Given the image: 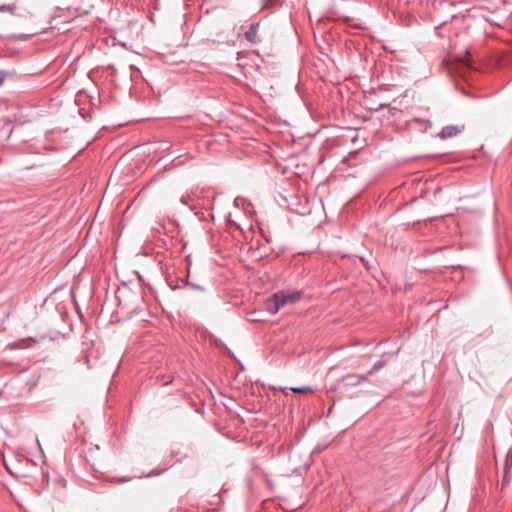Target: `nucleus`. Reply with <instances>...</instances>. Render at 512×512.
<instances>
[{
	"label": "nucleus",
	"instance_id": "obj_13",
	"mask_svg": "<svg viewBox=\"0 0 512 512\" xmlns=\"http://www.w3.org/2000/svg\"><path fill=\"white\" fill-rule=\"evenodd\" d=\"M125 481H127V479H125V478H119L118 479V482H125Z\"/></svg>",
	"mask_w": 512,
	"mask_h": 512
},
{
	"label": "nucleus",
	"instance_id": "obj_8",
	"mask_svg": "<svg viewBox=\"0 0 512 512\" xmlns=\"http://www.w3.org/2000/svg\"><path fill=\"white\" fill-rule=\"evenodd\" d=\"M16 4H2L0 5V12H9L10 14H14L16 11Z\"/></svg>",
	"mask_w": 512,
	"mask_h": 512
},
{
	"label": "nucleus",
	"instance_id": "obj_12",
	"mask_svg": "<svg viewBox=\"0 0 512 512\" xmlns=\"http://www.w3.org/2000/svg\"><path fill=\"white\" fill-rule=\"evenodd\" d=\"M170 383H172V380L165 381V382L163 383V385H168V384H170Z\"/></svg>",
	"mask_w": 512,
	"mask_h": 512
},
{
	"label": "nucleus",
	"instance_id": "obj_5",
	"mask_svg": "<svg viewBox=\"0 0 512 512\" xmlns=\"http://www.w3.org/2000/svg\"><path fill=\"white\" fill-rule=\"evenodd\" d=\"M512 468V447H510L506 453L503 467V478L504 480H509L511 475L510 471Z\"/></svg>",
	"mask_w": 512,
	"mask_h": 512
},
{
	"label": "nucleus",
	"instance_id": "obj_11",
	"mask_svg": "<svg viewBox=\"0 0 512 512\" xmlns=\"http://www.w3.org/2000/svg\"><path fill=\"white\" fill-rule=\"evenodd\" d=\"M188 285L191 286L193 289H196V290H200V291L204 290L203 287H201L200 285H197V284L188 283Z\"/></svg>",
	"mask_w": 512,
	"mask_h": 512
},
{
	"label": "nucleus",
	"instance_id": "obj_9",
	"mask_svg": "<svg viewBox=\"0 0 512 512\" xmlns=\"http://www.w3.org/2000/svg\"><path fill=\"white\" fill-rule=\"evenodd\" d=\"M384 365H385V362H384V361H382V360L377 361V362L373 365L372 369H371V370H369V371L366 373L367 377H368V376H370V375H372L374 372H376V371L380 370L382 367H384Z\"/></svg>",
	"mask_w": 512,
	"mask_h": 512
},
{
	"label": "nucleus",
	"instance_id": "obj_6",
	"mask_svg": "<svg viewBox=\"0 0 512 512\" xmlns=\"http://www.w3.org/2000/svg\"><path fill=\"white\" fill-rule=\"evenodd\" d=\"M281 391L285 395H288V391H292L293 393H308V392H312L313 388L311 386L290 387V388L283 387V388H281Z\"/></svg>",
	"mask_w": 512,
	"mask_h": 512
},
{
	"label": "nucleus",
	"instance_id": "obj_14",
	"mask_svg": "<svg viewBox=\"0 0 512 512\" xmlns=\"http://www.w3.org/2000/svg\"><path fill=\"white\" fill-rule=\"evenodd\" d=\"M4 78L0 75V85L3 83Z\"/></svg>",
	"mask_w": 512,
	"mask_h": 512
},
{
	"label": "nucleus",
	"instance_id": "obj_7",
	"mask_svg": "<svg viewBox=\"0 0 512 512\" xmlns=\"http://www.w3.org/2000/svg\"><path fill=\"white\" fill-rule=\"evenodd\" d=\"M281 6V0H264L263 2V8L266 9H275L277 7Z\"/></svg>",
	"mask_w": 512,
	"mask_h": 512
},
{
	"label": "nucleus",
	"instance_id": "obj_10",
	"mask_svg": "<svg viewBox=\"0 0 512 512\" xmlns=\"http://www.w3.org/2000/svg\"><path fill=\"white\" fill-rule=\"evenodd\" d=\"M244 204V199L240 198V197H237L235 198L234 200V205L236 207H239L240 205H243Z\"/></svg>",
	"mask_w": 512,
	"mask_h": 512
},
{
	"label": "nucleus",
	"instance_id": "obj_2",
	"mask_svg": "<svg viewBox=\"0 0 512 512\" xmlns=\"http://www.w3.org/2000/svg\"><path fill=\"white\" fill-rule=\"evenodd\" d=\"M367 379L368 377L366 374H347L342 378V381L345 382V386L347 387H355L367 381Z\"/></svg>",
	"mask_w": 512,
	"mask_h": 512
},
{
	"label": "nucleus",
	"instance_id": "obj_1",
	"mask_svg": "<svg viewBox=\"0 0 512 512\" xmlns=\"http://www.w3.org/2000/svg\"><path fill=\"white\" fill-rule=\"evenodd\" d=\"M302 298V292L297 290H281L267 299L265 307L270 314H276L288 304H293Z\"/></svg>",
	"mask_w": 512,
	"mask_h": 512
},
{
	"label": "nucleus",
	"instance_id": "obj_4",
	"mask_svg": "<svg viewBox=\"0 0 512 512\" xmlns=\"http://www.w3.org/2000/svg\"><path fill=\"white\" fill-rule=\"evenodd\" d=\"M462 129H463V126L462 127L454 126V125L444 126L441 129V131L438 133V136L442 139L450 138V137L458 135L462 131Z\"/></svg>",
	"mask_w": 512,
	"mask_h": 512
},
{
	"label": "nucleus",
	"instance_id": "obj_3",
	"mask_svg": "<svg viewBox=\"0 0 512 512\" xmlns=\"http://www.w3.org/2000/svg\"><path fill=\"white\" fill-rule=\"evenodd\" d=\"M259 23H253L250 25L249 29L245 32V38L251 43H260L261 38L258 35Z\"/></svg>",
	"mask_w": 512,
	"mask_h": 512
}]
</instances>
